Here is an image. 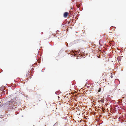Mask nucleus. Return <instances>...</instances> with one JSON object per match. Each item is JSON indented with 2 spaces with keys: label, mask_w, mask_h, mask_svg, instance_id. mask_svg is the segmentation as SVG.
I'll return each instance as SVG.
<instances>
[{
  "label": "nucleus",
  "mask_w": 126,
  "mask_h": 126,
  "mask_svg": "<svg viewBox=\"0 0 126 126\" xmlns=\"http://www.w3.org/2000/svg\"><path fill=\"white\" fill-rule=\"evenodd\" d=\"M13 107H12V109H13Z\"/></svg>",
  "instance_id": "0eeeda50"
},
{
  "label": "nucleus",
  "mask_w": 126,
  "mask_h": 126,
  "mask_svg": "<svg viewBox=\"0 0 126 126\" xmlns=\"http://www.w3.org/2000/svg\"><path fill=\"white\" fill-rule=\"evenodd\" d=\"M101 102H104V100L103 99H101Z\"/></svg>",
  "instance_id": "20e7f679"
},
{
  "label": "nucleus",
  "mask_w": 126,
  "mask_h": 126,
  "mask_svg": "<svg viewBox=\"0 0 126 126\" xmlns=\"http://www.w3.org/2000/svg\"><path fill=\"white\" fill-rule=\"evenodd\" d=\"M56 124H54V125L53 126H56L55 125Z\"/></svg>",
  "instance_id": "39448f33"
},
{
  "label": "nucleus",
  "mask_w": 126,
  "mask_h": 126,
  "mask_svg": "<svg viewBox=\"0 0 126 126\" xmlns=\"http://www.w3.org/2000/svg\"><path fill=\"white\" fill-rule=\"evenodd\" d=\"M68 15V13L67 12H65L63 16L64 17H66Z\"/></svg>",
  "instance_id": "f257e3e1"
},
{
  "label": "nucleus",
  "mask_w": 126,
  "mask_h": 126,
  "mask_svg": "<svg viewBox=\"0 0 126 126\" xmlns=\"http://www.w3.org/2000/svg\"><path fill=\"white\" fill-rule=\"evenodd\" d=\"M72 52L73 53H74L75 52V53H74V55H75V56L76 55V54L75 53V52H76L77 53V54H78L79 53V51H75L74 50V51L73 50H72Z\"/></svg>",
  "instance_id": "f03ea898"
},
{
  "label": "nucleus",
  "mask_w": 126,
  "mask_h": 126,
  "mask_svg": "<svg viewBox=\"0 0 126 126\" xmlns=\"http://www.w3.org/2000/svg\"><path fill=\"white\" fill-rule=\"evenodd\" d=\"M55 93L57 95H59L60 94V92H59L57 91L55 92Z\"/></svg>",
  "instance_id": "7ed1b4c3"
},
{
  "label": "nucleus",
  "mask_w": 126,
  "mask_h": 126,
  "mask_svg": "<svg viewBox=\"0 0 126 126\" xmlns=\"http://www.w3.org/2000/svg\"><path fill=\"white\" fill-rule=\"evenodd\" d=\"M66 45L67 46H68V43H67V44H66Z\"/></svg>",
  "instance_id": "423d86ee"
}]
</instances>
